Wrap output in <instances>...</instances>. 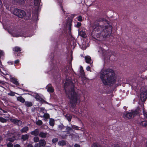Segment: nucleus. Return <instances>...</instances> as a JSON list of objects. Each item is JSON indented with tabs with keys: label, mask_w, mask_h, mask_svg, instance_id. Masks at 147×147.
Instances as JSON below:
<instances>
[{
	"label": "nucleus",
	"mask_w": 147,
	"mask_h": 147,
	"mask_svg": "<svg viewBox=\"0 0 147 147\" xmlns=\"http://www.w3.org/2000/svg\"><path fill=\"white\" fill-rule=\"evenodd\" d=\"M15 1L21 4H23L25 2V0H15Z\"/></svg>",
	"instance_id": "72a5a7b5"
},
{
	"label": "nucleus",
	"mask_w": 147,
	"mask_h": 147,
	"mask_svg": "<svg viewBox=\"0 0 147 147\" xmlns=\"http://www.w3.org/2000/svg\"><path fill=\"white\" fill-rule=\"evenodd\" d=\"M29 138V136L27 134L23 135L22 136V138L23 140H26L28 139Z\"/></svg>",
	"instance_id": "bb28decb"
},
{
	"label": "nucleus",
	"mask_w": 147,
	"mask_h": 147,
	"mask_svg": "<svg viewBox=\"0 0 147 147\" xmlns=\"http://www.w3.org/2000/svg\"><path fill=\"white\" fill-rule=\"evenodd\" d=\"M80 75L82 77H85V74L83 70V67L82 66L80 67Z\"/></svg>",
	"instance_id": "2eb2a0df"
},
{
	"label": "nucleus",
	"mask_w": 147,
	"mask_h": 147,
	"mask_svg": "<svg viewBox=\"0 0 147 147\" xmlns=\"http://www.w3.org/2000/svg\"><path fill=\"white\" fill-rule=\"evenodd\" d=\"M58 145L60 146H63L66 145L65 142L63 140H61L58 142Z\"/></svg>",
	"instance_id": "4be33fe9"
},
{
	"label": "nucleus",
	"mask_w": 147,
	"mask_h": 147,
	"mask_svg": "<svg viewBox=\"0 0 147 147\" xmlns=\"http://www.w3.org/2000/svg\"><path fill=\"white\" fill-rule=\"evenodd\" d=\"M31 134L35 136H37L39 134L38 129H36L34 131L31 132Z\"/></svg>",
	"instance_id": "a211bd4d"
},
{
	"label": "nucleus",
	"mask_w": 147,
	"mask_h": 147,
	"mask_svg": "<svg viewBox=\"0 0 147 147\" xmlns=\"http://www.w3.org/2000/svg\"><path fill=\"white\" fill-rule=\"evenodd\" d=\"M11 81L14 84L16 85H18L19 84L18 81H17V80L15 78H11Z\"/></svg>",
	"instance_id": "f3484780"
},
{
	"label": "nucleus",
	"mask_w": 147,
	"mask_h": 147,
	"mask_svg": "<svg viewBox=\"0 0 147 147\" xmlns=\"http://www.w3.org/2000/svg\"><path fill=\"white\" fill-rule=\"evenodd\" d=\"M109 53V55H116V54L114 52H110Z\"/></svg>",
	"instance_id": "603ef678"
},
{
	"label": "nucleus",
	"mask_w": 147,
	"mask_h": 147,
	"mask_svg": "<svg viewBox=\"0 0 147 147\" xmlns=\"http://www.w3.org/2000/svg\"><path fill=\"white\" fill-rule=\"evenodd\" d=\"M43 117L45 118L44 120L46 121L47 119L49 118V115L47 113H45L44 114Z\"/></svg>",
	"instance_id": "b1692460"
},
{
	"label": "nucleus",
	"mask_w": 147,
	"mask_h": 147,
	"mask_svg": "<svg viewBox=\"0 0 147 147\" xmlns=\"http://www.w3.org/2000/svg\"><path fill=\"white\" fill-rule=\"evenodd\" d=\"M7 147H12L13 144L11 143H9L7 144Z\"/></svg>",
	"instance_id": "3c124183"
},
{
	"label": "nucleus",
	"mask_w": 147,
	"mask_h": 147,
	"mask_svg": "<svg viewBox=\"0 0 147 147\" xmlns=\"http://www.w3.org/2000/svg\"><path fill=\"white\" fill-rule=\"evenodd\" d=\"M80 94L75 92L74 90V104L75 103L78 104L80 103Z\"/></svg>",
	"instance_id": "423d86ee"
},
{
	"label": "nucleus",
	"mask_w": 147,
	"mask_h": 147,
	"mask_svg": "<svg viewBox=\"0 0 147 147\" xmlns=\"http://www.w3.org/2000/svg\"><path fill=\"white\" fill-rule=\"evenodd\" d=\"M50 125L52 126H53L55 124V121L53 119L51 118L50 119L49 122Z\"/></svg>",
	"instance_id": "a878e982"
},
{
	"label": "nucleus",
	"mask_w": 147,
	"mask_h": 147,
	"mask_svg": "<svg viewBox=\"0 0 147 147\" xmlns=\"http://www.w3.org/2000/svg\"><path fill=\"white\" fill-rule=\"evenodd\" d=\"M100 78L105 85H111L115 83L116 81V77L114 71L110 69L102 70Z\"/></svg>",
	"instance_id": "f03ea898"
},
{
	"label": "nucleus",
	"mask_w": 147,
	"mask_h": 147,
	"mask_svg": "<svg viewBox=\"0 0 147 147\" xmlns=\"http://www.w3.org/2000/svg\"><path fill=\"white\" fill-rule=\"evenodd\" d=\"M67 147H72V146H70V145H69L68 146H67Z\"/></svg>",
	"instance_id": "0e129e2a"
},
{
	"label": "nucleus",
	"mask_w": 147,
	"mask_h": 147,
	"mask_svg": "<svg viewBox=\"0 0 147 147\" xmlns=\"http://www.w3.org/2000/svg\"><path fill=\"white\" fill-rule=\"evenodd\" d=\"M15 92L11 91L9 93H8V95L11 96H14L15 95Z\"/></svg>",
	"instance_id": "37998d69"
},
{
	"label": "nucleus",
	"mask_w": 147,
	"mask_h": 147,
	"mask_svg": "<svg viewBox=\"0 0 147 147\" xmlns=\"http://www.w3.org/2000/svg\"><path fill=\"white\" fill-rule=\"evenodd\" d=\"M17 100L22 102L24 103L25 101L24 99L22 96H19L17 97Z\"/></svg>",
	"instance_id": "412c9836"
},
{
	"label": "nucleus",
	"mask_w": 147,
	"mask_h": 147,
	"mask_svg": "<svg viewBox=\"0 0 147 147\" xmlns=\"http://www.w3.org/2000/svg\"><path fill=\"white\" fill-rule=\"evenodd\" d=\"M2 111L4 113H5L7 112L6 111H4V110H3Z\"/></svg>",
	"instance_id": "680f3d73"
},
{
	"label": "nucleus",
	"mask_w": 147,
	"mask_h": 147,
	"mask_svg": "<svg viewBox=\"0 0 147 147\" xmlns=\"http://www.w3.org/2000/svg\"><path fill=\"white\" fill-rule=\"evenodd\" d=\"M62 10L63 12L64 11V10H63V9H62Z\"/></svg>",
	"instance_id": "774afa93"
},
{
	"label": "nucleus",
	"mask_w": 147,
	"mask_h": 147,
	"mask_svg": "<svg viewBox=\"0 0 147 147\" xmlns=\"http://www.w3.org/2000/svg\"><path fill=\"white\" fill-rule=\"evenodd\" d=\"M13 36L16 37H20V36H23L24 37H28V36H24V35L23 34H13ZM31 36H32V35H31L30 36H29L28 37H30Z\"/></svg>",
	"instance_id": "5701e85b"
},
{
	"label": "nucleus",
	"mask_w": 147,
	"mask_h": 147,
	"mask_svg": "<svg viewBox=\"0 0 147 147\" xmlns=\"http://www.w3.org/2000/svg\"><path fill=\"white\" fill-rule=\"evenodd\" d=\"M16 140L15 137H13V138H9V140L11 142H13L14 140Z\"/></svg>",
	"instance_id": "49530a36"
},
{
	"label": "nucleus",
	"mask_w": 147,
	"mask_h": 147,
	"mask_svg": "<svg viewBox=\"0 0 147 147\" xmlns=\"http://www.w3.org/2000/svg\"><path fill=\"white\" fill-rule=\"evenodd\" d=\"M140 98L142 101H145L147 98V92H141L140 94Z\"/></svg>",
	"instance_id": "6e6552de"
},
{
	"label": "nucleus",
	"mask_w": 147,
	"mask_h": 147,
	"mask_svg": "<svg viewBox=\"0 0 147 147\" xmlns=\"http://www.w3.org/2000/svg\"><path fill=\"white\" fill-rule=\"evenodd\" d=\"M35 98L37 100H39L41 102H45V101L41 98L37 93L35 94Z\"/></svg>",
	"instance_id": "f8f14e48"
},
{
	"label": "nucleus",
	"mask_w": 147,
	"mask_h": 147,
	"mask_svg": "<svg viewBox=\"0 0 147 147\" xmlns=\"http://www.w3.org/2000/svg\"><path fill=\"white\" fill-rule=\"evenodd\" d=\"M92 147H101V146L99 144L96 143L93 144Z\"/></svg>",
	"instance_id": "7c9ffc66"
},
{
	"label": "nucleus",
	"mask_w": 147,
	"mask_h": 147,
	"mask_svg": "<svg viewBox=\"0 0 147 147\" xmlns=\"http://www.w3.org/2000/svg\"><path fill=\"white\" fill-rule=\"evenodd\" d=\"M14 147H20V145L17 144L15 145Z\"/></svg>",
	"instance_id": "6e6d98bb"
},
{
	"label": "nucleus",
	"mask_w": 147,
	"mask_h": 147,
	"mask_svg": "<svg viewBox=\"0 0 147 147\" xmlns=\"http://www.w3.org/2000/svg\"><path fill=\"white\" fill-rule=\"evenodd\" d=\"M140 125L143 126L147 127V121H143L141 122Z\"/></svg>",
	"instance_id": "2f4dec72"
},
{
	"label": "nucleus",
	"mask_w": 147,
	"mask_h": 147,
	"mask_svg": "<svg viewBox=\"0 0 147 147\" xmlns=\"http://www.w3.org/2000/svg\"><path fill=\"white\" fill-rule=\"evenodd\" d=\"M40 0H34V3L35 5L38 6L40 4Z\"/></svg>",
	"instance_id": "473e14b6"
},
{
	"label": "nucleus",
	"mask_w": 147,
	"mask_h": 147,
	"mask_svg": "<svg viewBox=\"0 0 147 147\" xmlns=\"http://www.w3.org/2000/svg\"><path fill=\"white\" fill-rule=\"evenodd\" d=\"M79 35L80 36L85 38L86 37V35L85 32V30L84 29L80 31L79 33Z\"/></svg>",
	"instance_id": "ddd939ff"
},
{
	"label": "nucleus",
	"mask_w": 147,
	"mask_h": 147,
	"mask_svg": "<svg viewBox=\"0 0 147 147\" xmlns=\"http://www.w3.org/2000/svg\"><path fill=\"white\" fill-rule=\"evenodd\" d=\"M13 13L14 15L21 18L24 17L26 15V13L24 11L17 9H14Z\"/></svg>",
	"instance_id": "39448f33"
},
{
	"label": "nucleus",
	"mask_w": 147,
	"mask_h": 147,
	"mask_svg": "<svg viewBox=\"0 0 147 147\" xmlns=\"http://www.w3.org/2000/svg\"><path fill=\"white\" fill-rule=\"evenodd\" d=\"M13 50V51L16 52H18L21 50V49L18 47H14Z\"/></svg>",
	"instance_id": "cd10ccee"
},
{
	"label": "nucleus",
	"mask_w": 147,
	"mask_h": 147,
	"mask_svg": "<svg viewBox=\"0 0 147 147\" xmlns=\"http://www.w3.org/2000/svg\"><path fill=\"white\" fill-rule=\"evenodd\" d=\"M93 28L97 38H105L108 37L111 33V27L108 21L102 18H100L95 22Z\"/></svg>",
	"instance_id": "f257e3e1"
},
{
	"label": "nucleus",
	"mask_w": 147,
	"mask_h": 147,
	"mask_svg": "<svg viewBox=\"0 0 147 147\" xmlns=\"http://www.w3.org/2000/svg\"><path fill=\"white\" fill-rule=\"evenodd\" d=\"M140 111V109L138 108L132 112H127L123 113V117L125 118L131 119L134 117L136 115L139 114Z\"/></svg>",
	"instance_id": "20e7f679"
},
{
	"label": "nucleus",
	"mask_w": 147,
	"mask_h": 147,
	"mask_svg": "<svg viewBox=\"0 0 147 147\" xmlns=\"http://www.w3.org/2000/svg\"><path fill=\"white\" fill-rule=\"evenodd\" d=\"M3 55L4 52L2 50H0V58L3 56Z\"/></svg>",
	"instance_id": "8fccbe9b"
},
{
	"label": "nucleus",
	"mask_w": 147,
	"mask_h": 147,
	"mask_svg": "<svg viewBox=\"0 0 147 147\" xmlns=\"http://www.w3.org/2000/svg\"><path fill=\"white\" fill-rule=\"evenodd\" d=\"M73 84L72 82L70 80H66L65 83L64 84V87L65 89L66 93L68 96V98H69L70 103L71 104V106L72 107L73 105V94H74V90L73 88H71V90H69L67 91L66 90V88L68 86H69L70 85Z\"/></svg>",
	"instance_id": "7ed1b4c3"
},
{
	"label": "nucleus",
	"mask_w": 147,
	"mask_h": 147,
	"mask_svg": "<svg viewBox=\"0 0 147 147\" xmlns=\"http://www.w3.org/2000/svg\"><path fill=\"white\" fill-rule=\"evenodd\" d=\"M72 20L69 18L68 20H67L66 23V27L67 28H68L69 30V35L72 37L71 34V23L72 22Z\"/></svg>",
	"instance_id": "0eeeda50"
},
{
	"label": "nucleus",
	"mask_w": 147,
	"mask_h": 147,
	"mask_svg": "<svg viewBox=\"0 0 147 147\" xmlns=\"http://www.w3.org/2000/svg\"><path fill=\"white\" fill-rule=\"evenodd\" d=\"M0 72L1 73L4 75H8L9 74V72L5 70L3 68H1L0 69Z\"/></svg>",
	"instance_id": "dca6fc26"
},
{
	"label": "nucleus",
	"mask_w": 147,
	"mask_h": 147,
	"mask_svg": "<svg viewBox=\"0 0 147 147\" xmlns=\"http://www.w3.org/2000/svg\"><path fill=\"white\" fill-rule=\"evenodd\" d=\"M40 112H42L43 113H44L46 111L45 109L43 107L40 108Z\"/></svg>",
	"instance_id": "c03bdc74"
},
{
	"label": "nucleus",
	"mask_w": 147,
	"mask_h": 147,
	"mask_svg": "<svg viewBox=\"0 0 147 147\" xmlns=\"http://www.w3.org/2000/svg\"><path fill=\"white\" fill-rule=\"evenodd\" d=\"M75 147H80V146L79 145L77 144H75L74 145Z\"/></svg>",
	"instance_id": "5fc2aeb1"
},
{
	"label": "nucleus",
	"mask_w": 147,
	"mask_h": 147,
	"mask_svg": "<svg viewBox=\"0 0 147 147\" xmlns=\"http://www.w3.org/2000/svg\"><path fill=\"white\" fill-rule=\"evenodd\" d=\"M70 128L69 127H67V129H69Z\"/></svg>",
	"instance_id": "69168bd1"
},
{
	"label": "nucleus",
	"mask_w": 147,
	"mask_h": 147,
	"mask_svg": "<svg viewBox=\"0 0 147 147\" xmlns=\"http://www.w3.org/2000/svg\"><path fill=\"white\" fill-rule=\"evenodd\" d=\"M4 117H5V119H8L9 118L10 116L9 115H4Z\"/></svg>",
	"instance_id": "de8ad7c7"
},
{
	"label": "nucleus",
	"mask_w": 147,
	"mask_h": 147,
	"mask_svg": "<svg viewBox=\"0 0 147 147\" xmlns=\"http://www.w3.org/2000/svg\"><path fill=\"white\" fill-rule=\"evenodd\" d=\"M46 89L49 92L52 93L54 92L53 87L52 86L51 84H48L46 87Z\"/></svg>",
	"instance_id": "9d476101"
},
{
	"label": "nucleus",
	"mask_w": 147,
	"mask_h": 147,
	"mask_svg": "<svg viewBox=\"0 0 147 147\" xmlns=\"http://www.w3.org/2000/svg\"><path fill=\"white\" fill-rule=\"evenodd\" d=\"M82 48L84 50L88 46V43L86 44L85 42H84L82 44Z\"/></svg>",
	"instance_id": "c85d7f7f"
},
{
	"label": "nucleus",
	"mask_w": 147,
	"mask_h": 147,
	"mask_svg": "<svg viewBox=\"0 0 147 147\" xmlns=\"http://www.w3.org/2000/svg\"><path fill=\"white\" fill-rule=\"evenodd\" d=\"M11 121L15 124L18 125H21L22 124V122L20 120L15 119H11Z\"/></svg>",
	"instance_id": "9b49d317"
},
{
	"label": "nucleus",
	"mask_w": 147,
	"mask_h": 147,
	"mask_svg": "<svg viewBox=\"0 0 147 147\" xmlns=\"http://www.w3.org/2000/svg\"><path fill=\"white\" fill-rule=\"evenodd\" d=\"M34 147H42V146L40 145V144H39V143L36 144L34 146Z\"/></svg>",
	"instance_id": "a18cd8bd"
},
{
	"label": "nucleus",
	"mask_w": 147,
	"mask_h": 147,
	"mask_svg": "<svg viewBox=\"0 0 147 147\" xmlns=\"http://www.w3.org/2000/svg\"><path fill=\"white\" fill-rule=\"evenodd\" d=\"M73 59V53H71V61H72Z\"/></svg>",
	"instance_id": "bf43d9fd"
},
{
	"label": "nucleus",
	"mask_w": 147,
	"mask_h": 147,
	"mask_svg": "<svg viewBox=\"0 0 147 147\" xmlns=\"http://www.w3.org/2000/svg\"><path fill=\"white\" fill-rule=\"evenodd\" d=\"M33 140L34 142H39V138L38 137H35L33 138Z\"/></svg>",
	"instance_id": "e433bc0d"
},
{
	"label": "nucleus",
	"mask_w": 147,
	"mask_h": 147,
	"mask_svg": "<svg viewBox=\"0 0 147 147\" xmlns=\"http://www.w3.org/2000/svg\"><path fill=\"white\" fill-rule=\"evenodd\" d=\"M27 147H33L32 144H29L28 145Z\"/></svg>",
	"instance_id": "13d9d810"
},
{
	"label": "nucleus",
	"mask_w": 147,
	"mask_h": 147,
	"mask_svg": "<svg viewBox=\"0 0 147 147\" xmlns=\"http://www.w3.org/2000/svg\"><path fill=\"white\" fill-rule=\"evenodd\" d=\"M19 62V61L18 60H16L15 61V63H18Z\"/></svg>",
	"instance_id": "4d7b16f0"
},
{
	"label": "nucleus",
	"mask_w": 147,
	"mask_h": 147,
	"mask_svg": "<svg viewBox=\"0 0 147 147\" xmlns=\"http://www.w3.org/2000/svg\"><path fill=\"white\" fill-rule=\"evenodd\" d=\"M47 133H44L42 132H40L39 134V136L42 138H45L46 137L47 135Z\"/></svg>",
	"instance_id": "aec40b11"
},
{
	"label": "nucleus",
	"mask_w": 147,
	"mask_h": 147,
	"mask_svg": "<svg viewBox=\"0 0 147 147\" xmlns=\"http://www.w3.org/2000/svg\"><path fill=\"white\" fill-rule=\"evenodd\" d=\"M25 105L27 107H30L32 105V104L31 102L26 101L25 102Z\"/></svg>",
	"instance_id": "c756f323"
},
{
	"label": "nucleus",
	"mask_w": 147,
	"mask_h": 147,
	"mask_svg": "<svg viewBox=\"0 0 147 147\" xmlns=\"http://www.w3.org/2000/svg\"><path fill=\"white\" fill-rule=\"evenodd\" d=\"M46 147H51L49 146H46Z\"/></svg>",
	"instance_id": "338daca9"
},
{
	"label": "nucleus",
	"mask_w": 147,
	"mask_h": 147,
	"mask_svg": "<svg viewBox=\"0 0 147 147\" xmlns=\"http://www.w3.org/2000/svg\"><path fill=\"white\" fill-rule=\"evenodd\" d=\"M58 140V139L57 138H55L53 139L52 140V142L53 143H55L57 142Z\"/></svg>",
	"instance_id": "09e8293b"
},
{
	"label": "nucleus",
	"mask_w": 147,
	"mask_h": 147,
	"mask_svg": "<svg viewBox=\"0 0 147 147\" xmlns=\"http://www.w3.org/2000/svg\"><path fill=\"white\" fill-rule=\"evenodd\" d=\"M28 94L30 95H32V93H28Z\"/></svg>",
	"instance_id": "e2e57ef3"
},
{
	"label": "nucleus",
	"mask_w": 147,
	"mask_h": 147,
	"mask_svg": "<svg viewBox=\"0 0 147 147\" xmlns=\"http://www.w3.org/2000/svg\"><path fill=\"white\" fill-rule=\"evenodd\" d=\"M76 118L79 121V126H77L74 125V129L76 130H80L82 129L83 127V124L82 122L79 118H78L77 117H76Z\"/></svg>",
	"instance_id": "1a4fd4ad"
},
{
	"label": "nucleus",
	"mask_w": 147,
	"mask_h": 147,
	"mask_svg": "<svg viewBox=\"0 0 147 147\" xmlns=\"http://www.w3.org/2000/svg\"><path fill=\"white\" fill-rule=\"evenodd\" d=\"M28 130V127H25L22 129L21 131L22 133L26 132Z\"/></svg>",
	"instance_id": "393cba45"
},
{
	"label": "nucleus",
	"mask_w": 147,
	"mask_h": 147,
	"mask_svg": "<svg viewBox=\"0 0 147 147\" xmlns=\"http://www.w3.org/2000/svg\"><path fill=\"white\" fill-rule=\"evenodd\" d=\"M7 119L1 117H0V121L2 123L6 122Z\"/></svg>",
	"instance_id": "4c0bfd02"
},
{
	"label": "nucleus",
	"mask_w": 147,
	"mask_h": 147,
	"mask_svg": "<svg viewBox=\"0 0 147 147\" xmlns=\"http://www.w3.org/2000/svg\"><path fill=\"white\" fill-rule=\"evenodd\" d=\"M76 19H77L78 21H79L81 22L82 21V18L81 16H79L76 18Z\"/></svg>",
	"instance_id": "ea45409f"
},
{
	"label": "nucleus",
	"mask_w": 147,
	"mask_h": 147,
	"mask_svg": "<svg viewBox=\"0 0 147 147\" xmlns=\"http://www.w3.org/2000/svg\"><path fill=\"white\" fill-rule=\"evenodd\" d=\"M81 23L79 22H77V24L75 26V27L78 28H79L81 26Z\"/></svg>",
	"instance_id": "79ce46f5"
},
{
	"label": "nucleus",
	"mask_w": 147,
	"mask_h": 147,
	"mask_svg": "<svg viewBox=\"0 0 147 147\" xmlns=\"http://www.w3.org/2000/svg\"><path fill=\"white\" fill-rule=\"evenodd\" d=\"M36 123L37 125H41L42 124V122L41 120H38L37 121H36Z\"/></svg>",
	"instance_id": "c9c22d12"
},
{
	"label": "nucleus",
	"mask_w": 147,
	"mask_h": 147,
	"mask_svg": "<svg viewBox=\"0 0 147 147\" xmlns=\"http://www.w3.org/2000/svg\"><path fill=\"white\" fill-rule=\"evenodd\" d=\"M2 4V3L1 1L0 0V6H1Z\"/></svg>",
	"instance_id": "052dcab7"
},
{
	"label": "nucleus",
	"mask_w": 147,
	"mask_h": 147,
	"mask_svg": "<svg viewBox=\"0 0 147 147\" xmlns=\"http://www.w3.org/2000/svg\"><path fill=\"white\" fill-rule=\"evenodd\" d=\"M76 138V141H77L79 140V136L78 135V134H74V138Z\"/></svg>",
	"instance_id": "a19ab883"
},
{
	"label": "nucleus",
	"mask_w": 147,
	"mask_h": 147,
	"mask_svg": "<svg viewBox=\"0 0 147 147\" xmlns=\"http://www.w3.org/2000/svg\"><path fill=\"white\" fill-rule=\"evenodd\" d=\"M86 62L88 63H91L92 60L91 57L89 56H86L85 57Z\"/></svg>",
	"instance_id": "4468645a"
},
{
	"label": "nucleus",
	"mask_w": 147,
	"mask_h": 147,
	"mask_svg": "<svg viewBox=\"0 0 147 147\" xmlns=\"http://www.w3.org/2000/svg\"><path fill=\"white\" fill-rule=\"evenodd\" d=\"M65 117L69 121H70L72 118L71 116L69 114L67 115Z\"/></svg>",
	"instance_id": "f704fd0d"
},
{
	"label": "nucleus",
	"mask_w": 147,
	"mask_h": 147,
	"mask_svg": "<svg viewBox=\"0 0 147 147\" xmlns=\"http://www.w3.org/2000/svg\"><path fill=\"white\" fill-rule=\"evenodd\" d=\"M39 143L42 147L45 146L46 144V141L44 140H40L39 141Z\"/></svg>",
	"instance_id": "6ab92c4d"
},
{
	"label": "nucleus",
	"mask_w": 147,
	"mask_h": 147,
	"mask_svg": "<svg viewBox=\"0 0 147 147\" xmlns=\"http://www.w3.org/2000/svg\"><path fill=\"white\" fill-rule=\"evenodd\" d=\"M86 69L88 71H91V70H90V67L89 66H88L87 67Z\"/></svg>",
	"instance_id": "864d4df0"
},
{
	"label": "nucleus",
	"mask_w": 147,
	"mask_h": 147,
	"mask_svg": "<svg viewBox=\"0 0 147 147\" xmlns=\"http://www.w3.org/2000/svg\"><path fill=\"white\" fill-rule=\"evenodd\" d=\"M143 114L145 118H146L147 119V112L144 110V109L143 110Z\"/></svg>",
	"instance_id": "58836bf2"
}]
</instances>
